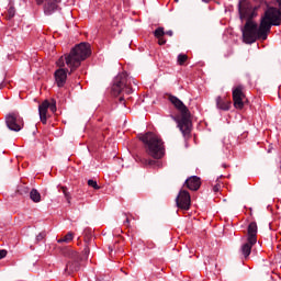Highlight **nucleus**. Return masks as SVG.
<instances>
[{"label": "nucleus", "mask_w": 281, "mask_h": 281, "mask_svg": "<svg viewBox=\"0 0 281 281\" xmlns=\"http://www.w3.org/2000/svg\"><path fill=\"white\" fill-rule=\"evenodd\" d=\"M91 56V44L88 42H81L76 44L69 52L61 56L56 65L59 67L54 72V78L57 87L63 89L67 85V75L71 76L82 65V60H87Z\"/></svg>", "instance_id": "1"}, {"label": "nucleus", "mask_w": 281, "mask_h": 281, "mask_svg": "<svg viewBox=\"0 0 281 281\" xmlns=\"http://www.w3.org/2000/svg\"><path fill=\"white\" fill-rule=\"evenodd\" d=\"M145 146L146 154L153 159H164L166 156V144L161 136L153 132H147L139 137Z\"/></svg>", "instance_id": "2"}, {"label": "nucleus", "mask_w": 281, "mask_h": 281, "mask_svg": "<svg viewBox=\"0 0 281 281\" xmlns=\"http://www.w3.org/2000/svg\"><path fill=\"white\" fill-rule=\"evenodd\" d=\"M241 34L246 45H254L258 40L267 41L269 36L268 31L262 30V22L258 26V23L254 20L246 21Z\"/></svg>", "instance_id": "3"}, {"label": "nucleus", "mask_w": 281, "mask_h": 281, "mask_svg": "<svg viewBox=\"0 0 281 281\" xmlns=\"http://www.w3.org/2000/svg\"><path fill=\"white\" fill-rule=\"evenodd\" d=\"M255 5L247 0H239L237 8L240 21H254L258 16V10L267 8V0H254Z\"/></svg>", "instance_id": "4"}, {"label": "nucleus", "mask_w": 281, "mask_h": 281, "mask_svg": "<svg viewBox=\"0 0 281 281\" xmlns=\"http://www.w3.org/2000/svg\"><path fill=\"white\" fill-rule=\"evenodd\" d=\"M265 10L263 16H261V31L271 32V27H279L281 24V10L276 7H270L267 2V7L261 8Z\"/></svg>", "instance_id": "5"}, {"label": "nucleus", "mask_w": 281, "mask_h": 281, "mask_svg": "<svg viewBox=\"0 0 281 281\" xmlns=\"http://www.w3.org/2000/svg\"><path fill=\"white\" fill-rule=\"evenodd\" d=\"M169 102L177 109V111L180 112L181 114V121H180V127L186 128L184 132H188V127L190 126V117L192 114L190 113V110L188 109L187 105L183 104V101L179 99L178 97L173 94L168 95Z\"/></svg>", "instance_id": "6"}, {"label": "nucleus", "mask_w": 281, "mask_h": 281, "mask_svg": "<svg viewBox=\"0 0 281 281\" xmlns=\"http://www.w3.org/2000/svg\"><path fill=\"white\" fill-rule=\"evenodd\" d=\"M130 82H131V79H128V75L126 72L119 74L113 79V85H112L113 95H120L122 91H124V93H126L127 95H131V93H133V88L128 86Z\"/></svg>", "instance_id": "7"}, {"label": "nucleus", "mask_w": 281, "mask_h": 281, "mask_svg": "<svg viewBox=\"0 0 281 281\" xmlns=\"http://www.w3.org/2000/svg\"><path fill=\"white\" fill-rule=\"evenodd\" d=\"M4 122L7 128H9V131H13V133H19L20 131H23V126H25V122L23 121L21 114H19L18 111L8 113L4 117Z\"/></svg>", "instance_id": "8"}, {"label": "nucleus", "mask_w": 281, "mask_h": 281, "mask_svg": "<svg viewBox=\"0 0 281 281\" xmlns=\"http://www.w3.org/2000/svg\"><path fill=\"white\" fill-rule=\"evenodd\" d=\"M232 95H233V104L236 109L243 110L245 109V102L243 101L245 95V86L239 83L232 88Z\"/></svg>", "instance_id": "9"}, {"label": "nucleus", "mask_w": 281, "mask_h": 281, "mask_svg": "<svg viewBox=\"0 0 281 281\" xmlns=\"http://www.w3.org/2000/svg\"><path fill=\"white\" fill-rule=\"evenodd\" d=\"M191 202L190 192L180 190L176 198L177 207L180 210H190Z\"/></svg>", "instance_id": "10"}, {"label": "nucleus", "mask_w": 281, "mask_h": 281, "mask_svg": "<svg viewBox=\"0 0 281 281\" xmlns=\"http://www.w3.org/2000/svg\"><path fill=\"white\" fill-rule=\"evenodd\" d=\"M45 1L47 3L44 5V14L49 16L58 10V3H60V0H36V3L37 5H43Z\"/></svg>", "instance_id": "11"}, {"label": "nucleus", "mask_w": 281, "mask_h": 281, "mask_svg": "<svg viewBox=\"0 0 281 281\" xmlns=\"http://www.w3.org/2000/svg\"><path fill=\"white\" fill-rule=\"evenodd\" d=\"M78 271H80V255L70 259L66 263V267L64 269V273H66V276H71V273H76Z\"/></svg>", "instance_id": "12"}, {"label": "nucleus", "mask_w": 281, "mask_h": 281, "mask_svg": "<svg viewBox=\"0 0 281 281\" xmlns=\"http://www.w3.org/2000/svg\"><path fill=\"white\" fill-rule=\"evenodd\" d=\"M184 186L192 192H196L201 188V178L199 176H191L186 179Z\"/></svg>", "instance_id": "13"}, {"label": "nucleus", "mask_w": 281, "mask_h": 281, "mask_svg": "<svg viewBox=\"0 0 281 281\" xmlns=\"http://www.w3.org/2000/svg\"><path fill=\"white\" fill-rule=\"evenodd\" d=\"M247 240L251 244L258 243V224L256 222H251L248 225V231H247Z\"/></svg>", "instance_id": "14"}, {"label": "nucleus", "mask_w": 281, "mask_h": 281, "mask_svg": "<svg viewBox=\"0 0 281 281\" xmlns=\"http://www.w3.org/2000/svg\"><path fill=\"white\" fill-rule=\"evenodd\" d=\"M215 102H216V108L220 111H229V109H232V101L225 98H222L221 95L216 97Z\"/></svg>", "instance_id": "15"}, {"label": "nucleus", "mask_w": 281, "mask_h": 281, "mask_svg": "<svg viewBox=\"0 0 281 281\" xmlns=\"http://www.w3.org/2000/svg\"><path fill=\"white\" fill-rule=\"evenodd\" d=\"M171 120H173V122H177L178 124V128L181 131L183 137H190L191 133H192V120H190V125L188 126V130L186 132V127L181 128L180 122H181V117L178 119L175 115H170Z\"/></svg>", "instance_id": "16"}, {"label": "nucleus", "mask_w": 281, "mask_h": 281, "mask_svg": "<svg viewBox=\"0 0 281 281\" xmlns=\"http://www.w3.org/2000/svg\"><path fill=\"white\" fill-rule=\"evenodd\" d=\"M254 245H256V243L251 244V241L249 240L241 245L239 252L241 254V256H244L245 260H247V258L251 256V249L254 248Z\"/></svg>", "instance_id": "17"}, {"label": "nucleus", "mask_w": 281, "mask_h": 281, "mask_svg": "<svg viewBox=\"0 0 281 281\" xmlns=\"http://www.w3.org/2000/svg\"><path fill=\"white\" fill-rule=\"evenodd\" d=\"M59 252L61 254V256H64L65 258H70V260H72L74 258H77L79 255L78 252L74 251L71 248L69 247H63L60 248Z\"/></svg>", "instance_id": "18"}, {"label": "nucleus", "mask_w": 281, "mask_h": 281, "mask_svg": "<svg viewBox=\"0 0 281 281\" xmlns=\"http://www.w3.org/2000/svg\"><path fill=\"white\" fill-rule=\"evenodd\" d=\"M9 9L7 11V15L5 19L7 21H12L13 16H16V9L14 8V5H12V0L9 1Z\"/></svg>", "instance_id": "19"}, {"label": "nucleus", "mask_w": 281, "mask_h": 281, "mask_svg": "<svg viewBox=\"0 0 281 281\" xmlns=\"http://www.w3.org/2000/svg\"><path fill=\"white\" fill-rule=\"evenodd\" d=\"M29 196L33 203H41V192L36 189H32L29 193Z\"/></svg>", "instance_id": "20"}, {"label": "nucleus", "mask_w": 281, "mask_h": 281, "mask_svg": "<svg viewBox=\"0 0 281 281\" xmlns=\"http://www.w3.org/2000/svg\"><path fill=\"white\" fill-rule=\"evenodd\" d=\"M49 109V101L45 100L42 104L38 105V114L40 115H47V110Z\"/></svg>", "instance_id": "21"}, {"label": "nucleus", "mask_w": 281, "mask_h": 281, "mask_svg": "<svg viewBox=\"0 0 281 281\" xmlns=\"http://www.w3.org/2000/svg\"><path fill=\"white\" fill-rule=\"evenodd\" d=\"M31 191L32 190H30V187L20 186L18 188V194H20L21 196H30Z\"/></svg>", "instance_id": "22"}, {"label": "nucleus", "mask_w": 281, "mask_h": 281, "mask_svg": "<svg viewBox=\"0 0 281 281\" xmlns=\"http://www.w3.org/2000/svg\"><path fill=\"white\" fill-rule=\"evenodd\" d=\"M60 192H63L68 205H71V193L67 187H60Z\"/></svg>", "instance_id": "23"}, {"label": "nucleus", "mask_w": 281, "mask_h": 281, "mask_svg": "<svg viewBox=\"0 0 281 281\" xmlns=\"http://www.w3.org/2000/svg\"><path fill=\"white\" fill-rule=\"evenodd\" d=\"M155 38H162L166 36V31L164 30V26H159L154 31Z\"/></svg>", "instance_id": "24"}, {"label": "nucleus", "mask_w": 281, "mask_h": 281, "mask_svg": "<svg viewBox=\"0 0 281 281\" xmlns=\"http://www.w3.org/2000/svg\"><path fill=\"white\" fill-rule=\"evenodd\" d=\"M143 162L145 166H151V168H155L156 166H161V162L155 159H144Z\"/></svg>", "instance_id": "25"}, {"label": "nucleus", "mask_w": 281, "mask_h": 281, "mask_svg": "<svg viewBox=\"0 0 281 281\" xmlns=\"http://www.w3.org/2000/svg\"><path fill=\"white\" fill-rule=\"evenodd\" d=\"M71 240H74V233L69 232L64 238L58 239L57 243H71Z\"/></svg>", "instance_id": "26"}, {"label": "nucleus", "mask_w": 281, "mask_h": 281, "mask_svg": "<svg viewBox=\"0 0 281 281\" xmlns=\"http://www.w3.org/2000/svg\"><path fill=\"white\" fill-rule=\"evenodd\" d=\"M187 60H188V55H186V54L178 55V65L183 66V65H186Z\"/></svg>", "instance_id": "27"}, {"label": "nucleus", "mask_w": 281, "mask_h": 281, "mask_svg": "<svg viewBox=\"0 0 281 281\" xmlns=\"http://www.w3.org/2000/svg\"><path fill=\"white\" fill-rule=\"evenodd\" d=\"M48 109L52 113H56L57 108L55 99H52L50 102L48 101Z\"/></svg>", "instance_id": "28"}, {"label": "nucleus", "mask_w": 281, "mask_h": 281, "mask_svg": "<svg viewBox=\"0 0 281 281\" xmlns=\"http://www.w3.org/2000/svg\"><path fill=\"white\" fill-rule=\"evenodd\" d=\"M88 186L90 188H93V190H100V186L98 184V181H95L93 179L88 180Z\"/></svg>", "instance_id": "29"}, {"label": "nucleus", "mask_w": 281, "mask_h": 281, "mask_svg": "<svg viewBox=\"0 0 281 281\" xmlns=\"http://www.w3.org/2000/svg\"><path fill=\"white\" fill-rule=\"evenodd\" d=\"M45 236H47V233H45V232L40 233V234L36 236V238H35L36 243H42V240L45 239Z\"/></svg>", "instance_id": "30"}, {"label": "nucleus", "mask_w": 281, "mask_h": 281, "mask_svg": "<svg viewBox=\"0 0 281 281\" xmlns=\"http://www.w3.org/2000/svg\"><path fill=\"white\" fill-rule=\"evenodd\" d=\"M82 254L85 258H89V255L91 254V249L89 248V246H85Z\"/></svg>", "instance_id": "31"}, {"label": "nucleus", "mask_w": 281, "mask_h": 281, "mask_svg": "<svg viewBox=\"0 0 281 281\" xmlns=\"http://www.w3.org/2000/svg\"><path fill=\"white\" fill-rule=\"evenodd\" d=\"M40 120L42 124H47V114H40Z\"/></svg>", "instance_id": "32"}, {"label": "nucleus", "mask_w": 281, "mask_h": 281, "mask_svg": "<svg viewBox=\"0 0 281 281\" xmlns=\"http://www.w3.org/2000/svg\"><path fill=\"white\" fill-rule=\"evenodd\" d=\"M123 216H125L124 225L130 227L131 226V220H128V215H126V213H123Z\"/></svg>", "instance_id": "33"}, {"label": "nucleus", "mask_w": 281, "mask_h": 281, "mask_svg": "<svg viewBox=\"0 0 281 281\" xmlns=\"http://www.w3.org/2000/svg\"><path fill=\"white\" fill-rule=\"evenodd\" d=\"M5 256H8V250H5V249L0 250V260H3V258H5Z\"/></svg>", "instance_id": "34"}, {"label": "nucleus", "mask_w": 281, "mask_h": 281, "mask_svg": "<svg viewBox=\"0 0 281 281\" xmlns=\"http://www.w3.org/2000/svg\"><path fill=\"white\" fill-rule=\"evenodd\" d=\"M167 41L164 37H158V45H166Z\"/></svg>", "instance_id": "35"}, {"label": "nucleus", "mask_w": 281, "mask_h": 281, "mask_svg": "<svg viewBox=\"0 0 281 281\" xmlns=\"http://www.w3.org/2000/svg\"><path fill=\"white\" fill-rule=\"evenodd\" d=\"M156 245L153 241L147 243V249H155Z\"/></svg>", "instance_id": "36"}, {"label": "nucleus", "mask_w": 281, "mask_h": 281, "mask_svg": "<svg viewBox=\"0 0 281 281\" xmlns=\"http://www.w3.org/2000/svg\"><path fill=\"white\" fill-rule=\"evenodd\" d=\"M220 190H221V184H215L213 187V192H220Z\"/></svg>", "instance_id": "37"}, {"label": "nucleus", "mask_w": 281, "mask_h": 281, "mask_svg": "<svg viewBox=\"0 0 281 281\" xmlns=\"http://www.w3.org/2000/svg\"><path fill=\"white\" fill-rule=\"evenodd\" d=\"M165 34L167 36H175V32H172V30L166 31Z\"/></svg>", "instance_id": "38"}, {"label": "nucleus", "mask_w": 281, "mask_h": 281, "mask_svg": "<svg viewBox=\"0 0 281 281\" xmlns=\"http://www.w3.org/2000/svg\"><path fill=\"white\" fill-rule=\"evenodd\" d=\"M119 102H120V104H123V106H126V101L124 100L123 97H121V98L119 99Z\"/></svg>", "instance_id": "39"}, {"label": "nucleus", "mask_w": 281, "mask_h": 281, "mask_svg": "<svg viewBox=\"0 0 281 281\" xmlns=\"http://www.w3.org/2000/svg\"><path fill=\"white\" fill-rule=\"evenodd\" d=\"M110 254H113V247L109 246Z\"/></svg>", "instance_id": "40"}, {"label": "nucleus", "mask_w": 281, "mask_h": 281, "mask_svg": "<svg viewBox=\"0 0 281 281\" xmlns=\"http://www.w3.org/2000/svg\"><path fill=\"white\" fill-rule=\"evenodd\" d=\"M212 0H202V3H210Z\"/></svg>", "instance_id": "41"}, {"label": "nucleus", "mask_w": 281, "mask_h": 281, "mask_svg": "<svg viewBox=\"0 0 281 281\" xmlns=\"http://www.w3.org/2000/svg\"><path fill=\"white\" fill-rule=\"evenodd\" d=\"M277 3L281 8V0H277Z\"/></svg>", "instance_id": "42"}, {"label": "nucleus", "mask_w": 281, "mask_h": 281, "mask_svg": "<svg viewBox=\"0 0 281 281\" xmlns=\"http://www.w3.org/2000/svg\"><path fill=\"white\" fill-rule=\"evenodd\" d=\"M128 80H130V81H131V80H133L134 85H137V83H135V79H131V78H128Z\"/></svg>", "instance_id": "43"}, {"label": "nucleus", "mask_w": 281, "mask_h": 281, "mask_svg": "<svg viewBox=\"0 0 281 281\" xmlns=\"http://www.w3.org/2000/svg\"><path fill=\"white\" fill-rule=\"evenodd\" d=\"M223 168H227V165L224 164V165H223Z\"/></svg>", "instance_id": "44"}, {"label": "nucleus", "mask_w": 281, "mask_h": 281, "mask_svg": "<svg viewBox=\"0 0 281 281\" xmlns=\"http://www.w3.org/2000/svg\"><path fill=\"white\" fill-rule=\"evenodd\" d=\"M176 3H179V0H175Z\"/></svg>", "instance_id": "45"}, {"label": "nucleus", "mask_w": 281, "mask_h": 281, "mask_svg": "<svg viewBox=\"0 0 281 281\" xmlns=\"http://www.w3.org/2000/svg\"><path fill=\"white\" fill-rule=\"evenodd\" d=\"M97 281H102V279H97Z\"/></svg>", "instance_id": "46"}]
</instances>
